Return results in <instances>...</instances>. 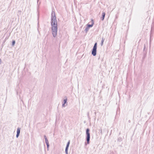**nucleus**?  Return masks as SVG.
<instances>
[{
  "label": "nucleus",
  "instance_id": "dca6fc26",
  "mask_svg": "<svg viewBox=\"0 0 154 154\" xmlns=\"http://www.w3.org/2000/svg\"><path fill=\"white\" fill-rule=\"evenodd\" d=\"M20 134H16V137L17 138H18V137L19 136V135Z\"/></svg>",
  "mask_w": 154,
  "mask_h": 154
},
{
  "label": "nucleus",
  "instance_id": "ddd939ff",
  "mask_svg": "<svg viewBox=\"0 0 154 154\" xmlns=\"http://www.w3.org/2000/svg\"><path fill=\"white\" fill-rule=\"evenodd\" d=\"M15 42L14 40L12 42V46H14L15 44Z\"/></svg>",
  "mask_w": 154,
  "mask_h": 154
},
{
  "label": "nucleus",
  "instance_id": "7ed1b4c3",
  "mask_svg": "<svg viewBox=\"0 0 154 154\" xmlns=\"http://www.w3.org/2000/svg\"><path fill=\"white\" fill-rule=\"evenodd\" d=\"M97 48V43H95L94 44L91 52L92 54L94 56H95L96 55Z\"/></svg>",
  "mask_w": 154,
  "mask_h": 154
},
{
  "label": "nucleus",
  "instance_id": "f257e3e1",
  "mask_svg": "<svg viewBox=\"0 0 154 154\" xmlns=\"http://www.w3.org/2000/svg\"><path fill=\"white\" fill-rule=\"evenodd\" d=\"M51 25L52 26V33L54 37H56L57 30V21L54 11L51 12Z\"/></svg>",
  "mask_w": 154,
  "mask_h": 154
},
{
  "label": "nucleus",
  "instance_id": "6e6552de",
  "mask_svg": "<svg viewBox=\"0 0 154 154\" xmlns=\"http://www.w3.org/2000/svg\"><path fill=\"white\" fill-rule=\"evenodd\" d=\"M104 41V39L103 38H102L101 40V46H103V43Z\"/></svg>",
  "mask_w": 154,
  "mask_h": 154
},
{
  "label": "nucleus",
  "instance_id": "2eb2a0df",
  "mask_svg": "<svg viewBox=\"0 0 154 154\" xmlns=\"http://www.w3.org/2000/svg\"><path fill=\"white\" fill-rule=\"evenodd\" d=\"M20 134H16V137L17 138H18V137L19 136V135Z\"/></svg>",
  "mask_w": 154,
  "mask_h": 154
},
{
  "label": "nucleus",
  "instance_id": "20e7f679",
  "mask_svg": "<svg viewBox=\"0 0 154 154\" xmlns=\"http://www.w3.org/2000/svg\"><path fill=\"white\" fill-rule=\"evenodd\" d=\"M67 99L66 98L63 100L64 103H63L62 106V107H64L65 106H67L68 105V103L67 102Z\"/></svg>",
  "mask_w": 154,
  "mask_h": 154
},
{
  "label": "nucleus",
  "instance_id": "0eeeda50",
  "mask_svg": "<svg viewBox=\"0 0 154 154\" xmlns=\"http://www.w3.org/2000/svg\"><path fill=\"white\" fill-rule=\"evenodd\" d=\"M20 128H17V134H20Z\"/></svg>",
  "mask_w": 154,
  "mask_h": 154
},
{
  "label": "nucleus",
  "instance_id": "4468645a",
  "mask_svg": "<svg viewBox=\"0 0 154 154\" xmlns=\"http://www.w3.org/2000/svg\"><path fill=\"white\" fill-rule=\"evenodd\" d=\"M46 144H47V148L48 149V148H49V144L48 143Z\"/></svg>",
  "mask_w": 154,
  "mask_h": 154
},
{
  "label": "nucleus",
  "instance_id": "39448f33",
  "mask_svg": "<svg viewBox=\"0 0 154 154\" xmlns=\"http://www.w3.org/2000/svg\"><path fill=\"white\" fill-rule=\"evenodd\" d=\"M91 22H92L91 24L90 25V24H88L87 25V26H88L87 27H88V28H89V27H92L93 26L94 24V21H93V20L92 19H91Z\"/></svg>",
  "mask_w": 154,
  "mask_h": 154
},
{
  "label": "nucleus",
  "instance_id": "423d86ee",
  "mask_svg": "<svg viewBox=\"0 0 154 154\" xmlns=\"http://www.w3.org/2000/svg\"><path fill=\"white\" fill-rule=\"evenodd\" d=\"M105 15V13L104 12H103V13L102 14V17L101 18V19L102 20H104Z\"/></svg>",
  "mask_w": 154,
  "mask_h": 154
},
{
  "label": "nucleus",
  "instance_id": "9d476101",
  "mask_svg": "<svg viewBox=\"0 0 154 154\" xmlns=\"http://www.w3.org/2000/svg\"><path fill=\"white\" fill-rule=\"evenodd\" d=\"M70 140H69L67 144L66 147L69 148V145L70 144Z\"/></svg>",
  "mask_w": 154,
  "mask_h": 154
},
{
  "label": "nucleus",
  "instance_id": "f03ea898",
  "mask_svg": "<svg viewBox=\"0 0 154 154\" xmlns=\"http://www.w3.org/2000/svg\"><path fill=\"white\" fill-rule=\"evenodd\" d=\"M90 130L89 128H87L86 130V140L87 141V143L88 144L89 143V141L90 140V134L89 133Z\"/></svg>",
  "mask_w": 154,
  "mask_h": 154
},
{
  "label": "nucleus",
  "instance_id": "f3484780",
  "mask_svg": "<svg viewBox=\"0 0 154 154\" xmlns=\"http://www.w3.org/2000/svg\"><path fill=\"white\" fill-rule=\"evenodd\" d=\"M18 12L19 13H21V11L20 10H19V11H18Z\"/></svg>",
  "mask_w": 154,
  "mask_h": 154
},
{
  "label": "nucleus",
  "instance_id": "9b49d317",
  "mask_svg": "<svg viewBox=\"0 0 154 154\" xmlns=\"http://www.w3.org/2000/svg\"><path fill=\"white\" fill-rule=\"evenodd\" d=\"M89 28L88 27H86V28L85 29V31L86 32H87L89 30Z\"/></svg>",
  "mask_w": 154,
  "mask_h": 154
},
{
  "label": "nucleus",
  "instance_id": "a211bd4d",
  "mask_svg": "<svg viewBox=\"0 0 154 154\" xmlns=\"http://www.w3.org/2000/svg\"><path fill=\"white\" fill-rule=\"evenodd\" d=\"M44 137H45V138H47L46 137V136L45 135L44 136Z\"/></svg>",
  "mask_w": 154,
  "mask_h": 154
},
{
  "label": "nucleus",
  "instance_id": "f8f14e48",
  "mask_svg": "<svg viewBox=\"0 0 154 154\" xmlns=\"http://www.w3.org/2000/svg\"><path fill=\"white\" fill-rule=\"evenodd\" d=\"M45 141L46 144L48 143V140L47 138H45Z\"/></svg>",
  "mask_w": 154,
  "mask_h": 154
},
{
  "label": "nucleus",
  "instance_id": "6ab92c4d",
  "mask_svg": "<svg viewBox=\"0 0 154 154\" xmlns=\"http://www.w3.org/2000/svg\"><path fill=\"white\" fill-rule=\"evenodd\" d=\"M38 0H37V2H38Z\"/></svg>",
  "mask_w": 154,
  "mask_h": 154
},
{
  "label": "nucleus",
  "instance_id": "1a4fd4ad",
  "mask_svg": "<svg viewBox=\"0 0 154 154\" xmlns=\"http://www.w3.org/2000/svg\"><path fill=\"white\" fill-rule=\"evenodd\" d=\"M68 148L66 147V149H65L66 154H68Z\"/></svg>",
  "mask_w": 154,
  "mask_h": 154
}]
</instances>
